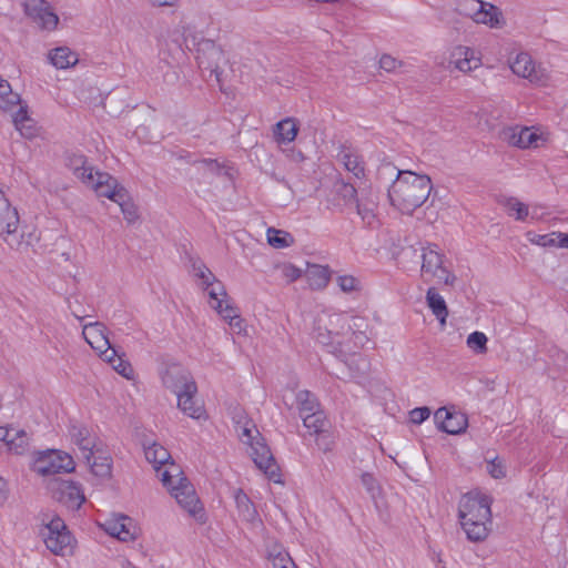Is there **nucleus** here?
<instances>
[{
	"label": "nucleus",
	"mask_w": 568,
	"mask_h": 568,
	"mask_svg": "<svg viewBox=\"0 0 568 568\" xmlns=\"http://www.w3.org/2000/svg\"><path fill=\"white\" fill-rule=\"evenodd\" d=\"M488 473L494 478H503L505 477V468L500 462L493 460L488 465Z\"/></svg>",
	"instance_id": "nucleus-55"
},
{
	"label": "nucleus",
	"mask_w": 568,
	"mask_h": 568,
	"mask_svg": "<svg viewBox=\"0 0 568 568\" xmlns=\"http://www.w3.org/2000/svg\"><path fill=\"white\" fill-rule=\"evenodd\" d=\"M499 203L505 209L507 214L517 221H525L529 215L528 205L519 201L517 197H504L499 201Z\"/></svg>",
	"instance_id": "nucleus-31"
},
{
	"label": "nucleus",
	"mask_w": 568,
	"mask_h": 568,
	"mask_svg": "<svg viewBox=\"0 0 568 568\" xmlns=\"http://www.w3.org/2000/svg\"><path fill=\"white\" fill-rule=\"evenodd\" d=\"M305 276L312 290H323L329 282L331 272L327 266L311 265L307 268Z\"/></svg>",
	"instance_id": "nucleus-29"
},
{
	"label": "nucleus",
	"mask_w": 568,
	"mask_h": 568,
	"mask_svg": "<svg viewBox=\"0 0 568 568\" xmlns=\"http://www.w3.org/2000/svg\"><path fill=\"white\" fill-rule=\"evenodd\" d=\"M68 166L84 184L92 183V174L95 171L93 166L88 164V161L83 155H71L68 159Z\"/></svg>",
	"instance_id": "nucleus-28"
},
{
	"label": "nucleus",
	"mask_w": 568,
	"mask_h": 568,
	"mask_svg": "<svg viewBox=\"0 0 568 568\" xmlns=\"http://www.w3.org/2000/svg\"><path fill=\"white\" fill-rule=\"evenodd\" d=\"M268 559L273 568H297L290 554L277 545L270 550Z\"/></svg>",
	"instance_id": "nucleus-37"
},
{
	"label": "nucleus",
	"mask_w": 568,
	"mask_h": 568,
	"mask_svg": "<svg viewBox=\"0 0 568 568\" xmlns=\"http://www.w3.org/2000/svg\"><path fill=\"white\" fill-rule=\"evenodd\" d=\"M24 13L30 17L40 28L53 30L57 28L59 17L52 11L45 0H24Z\"/></svg>",
	"instance_id": "nucleus-13"
},
{
	"label": "nucleus",
	"mask_w": 568,
	"mask_h": 568,
	"mask_svg": "<svg viewBox=\"0 0 568 568\" xmlns=\"http://www.w3.org/2000/svg\"><path fill=\"white\" fill-rule=\"evenodd\" d=\"M296 402L301 414L320 409L317 398L308 390L298 392L296 395Z\"/></svg>",
	"instance_id": "nucleus-39"
},
{
	"label": "nucleus",
	"mask_w": 568,
	"mask_h": 568,
	"mask_svg": "<svg viewBox=\"0 0 568 568\" xmlns=\"http://www.w3.org/2000/svg\"><path fill=\"white\" fill-rule=\"evenodd\" d=\"M317 445L324 452H328L332 449L333 440L327 432H324V435H318Z\"/></svg>",
	"instance_id": "nucleus-56"
},
{
	"label": "nucleus",
	"mask_w": 568,
	"mask_h": 568,
	"mask_svg": "<svg viewBox=\"0 0 568 568\" xmlns=\"http://www.w3.org/2000/svg\"><path fill=\"white\" fill-rule=\"evenodd\" d=\"M164 486L169 489L171 496L175 498L178 504L191 516H199L200 519L203 517V507L195 489L183 474L179 477H173L170 479V484Z\"/></svg>",
	"instance_id": "nucleus-7"
},
{
	"label": "nucleus",
	"mask_w": 568,
	"mask_h": 568,
	"mask_svg": "<svg viewBox=\"0 0 568 568\" xmlns=\"http://www.w3.org/2000/svg\"><path fill=\"white\" fill-rule=\"evenodd\" d=\"M503 139L509 145L519 149H537L547 141L542 133L527 126H513L503 131Z\"/></svg>",
	"instance_id": "nucleus-12"
},
{
	"label": "nucleus",
	"mask_w": 568,
	"mask_h": 568,
	"mask_svg": "<svg viewBox=\"0 0 568 568\" xmlns=\"http://www.w3.org/2000/svg\"><path fill=\"white\" fill-rule=\"evenodd\" d=\"M194 275L202 280L205 288H209L216 282V277L210 271V268L201 261L195 260L192 263Z\"/></svg>",
	"instance_id": "nucleus-44"
},
{
	"label": "nucleus",
	"mask_w": 568,
	"mask_h": 568,
	"mask_svg": "<svg viewBox=\"0 0 568 568\" xmlns=\"http://www.w3.org/2000/svg\"><path fill=\"white\" fill-rule=\"evenodd\" d=\"M74 316H75L78 320H82V318H83L82 316H79L78 314H74Z\"/></svg>",
	"instance_id": "nucleus-64"
},
{
	"label": "nucleus",
	"mask_w": 568,
	"mask_h": 568,
	"mask_svg": "<svg viewBox=\"0 0 568 568\" xmlns=\"http://www.w3.org/2000/svg\"><path fill=\"white\" fill-rule=\"evenodd\" d=\"M121 207L124 219L128 223L132 224L139 219L138 210L135 205L130 201L128 192L122 195L120 201H116Z\"/></svg>",
	"instance_id": "nucleus-46"
},
{
	"label": "nucleus",
	"mask_w": 568,
	"mask_h": 568,
	"mask_svg": "<svg viewBox=\"0 0 568 568\" xmlns=\"http://www.w3.org/2000/svg\"><path fill=\"white\" fill-rule=\"evenodd\" d=\"M426 303L435 317L442 325L446 323L448 316V308L444 297L437 292L435 287H429L426 292Z\"/></svg>",
	"instance_id": "nucleus-26"
},
{
	"label": "nucleus",
	"mask_w": 568,
	"mask_h": 568,
	"mask_svg": "<svg viewBox=\"0 0 568 568\" xmlns=\"http://www.w3.org/2000/svg\"><path fill=\"white\" fill-rule=\"evenodd\" d=\"M556 239H557V246L568 248V234L558 232V234L556 235Z\"/></svg>",
	"instance_id": "nucleus-59"
},
{
	"label": "nucleus",
	"mask_w": 568,
	"mask_h": 568,
	"mask_svg": "<svg viewBox=\"0 0 568 568\" xmlns=\"http://www.w3.org/2000/svg\"><path fill=\"white\" fill-rule=\"evenodd\" d=\"M93 189L99 196L108 197L113 202L120 201L126 190L109 173L95 171L92 174V183H85Z\"/></svg>",
	"instance_id": "nucleus-16"
},
{
	"label": "nucleus",
	"mask_w": 568,
	"mask_h": 568,
	"mask_svg": "<svg viewBox=\"0 0 568 568\" xmlns=\"http://www.w3.org/2000/svg\"><path fill=\"white\" fill-rule=\"evenodd\" d=\"M449 64L460 72H469L480 67L481 60L474 49L465 45L455 47L449 55Z\"/></svg>",
	"instance_id": "nucleus-19"
},
{
	"label": "nucleus",
	"mask_w": 568,
	"mask_h": 568,
	"mask_svg": "<svg viewBox=\"0 0 568 568\" xmlns=\"http://www.w3.org/2000/svg\"><path fill=\"white\" fill-rule=\"evenodd\" d=\"M336 284L344 293H353L362 290L361 281L348 274L338 275L336 277Z\"/></svg>",
	"instance_id": "nucleus-45"
},
{
	"label": "nucleus",
	"mask_w": 568,
	"mask_h": 568,
	"mask_svg": "<svg viewBox=\"0 0 568 568\" xmlns=\"http://www.w3.org/2000/svg\"><path fill=\"white\" fill-rule=\"evenodd\" d=\"M20 95L12 91L10 83L0 77V109L11 111L16 106H20Z\"/></svg>",
	"instance_id": "nucleus-35"
},
{
	"label": "nucleus",
	"mask_w": 568,
	"mask_h": 568,
	"mask_svg": "<svg viewBox=\"0 0 568 568\" xmlns=\"http://www.w3.org/2000/svg\"><path fill=\"white\" fill-rule=\"evenodd\" d=\"M429 415L430 409L428 407H417L410 410L409 418L412 423L419 425L423 422H425L429 417Z\"/></svg>",
	"instance_id": "nucleus-52"
},
{
	"label": "nucleus",
	"mask_w": 568,
	"mask_h": 568,
	"mask_svg": "<svg viewBox=\"0 0 568 568\" xmlns=\"http://www.w3.org/2000/svg\"><path fill=\"white\" fill-rule=\"evenodd\" d=\"M40 535L52 554L65 556L72 552L73 538L60 517H54L45 524Z\"/></svg>",
	"instance_id": "nucleus-6"
},
{
	"label": "nucleus",
	"mask_w": 568,
	"mask_h": 568,
	"mask_svg": "<svg viewBox=\"0 0 568 568\" xmlns=\"http://www.w3.org/2000/svg\"><path fill=\"white\" fill-rule=\"evenodd\" d=\"M337 195L343 199L345 205L353 206L357 199V191L351 183L342 182L336 187Z\"/></svg>",
	"instance_id": "nucleus-47"
},
{
	"label": "nucleus",
	"mask_w": 568,
	"mask_h": 568,
	"mask_svg": "<svg viewBox=\"0 0 568 568\" xmlns=\"http://www.w3.org/2000/svg\"><path fill=\"white\" fill-rule=\"evenodd\" d=\"M68 433L71 442L79 448L82 457L90 462L93 449L98 446L97 436L84 424L72 420L69 425Z\"/></svg>",
	"instance_id": "nucleus-14"
},
{
	"label": "nucleus",
	"mask_w": 568,
	"mask_h": 568,
	"mask_svg": "<svg viewBox=\"0 0 568 568\" xmlns=\"http://www.w3.org/2000/svg\"><path fill=\"white\" fill-rule=\"evenodd\" d=\"M361 317H349L346 313L332 312L324 310L320 312L313 326V337L322 345L329 346L347 333L355 334V328H359Z\"/></svg>",
	"instance_id": "nucleus-3"
},
{
	"label": "nucleus",
	"mask_w": 568,
	"mask_h": 568,
	"mask_svg": "<svg viewBox=\"0 0 568 568\" xmlns=\"http://www.w3.org/2000/svg\"><path fill=\"white\" fill-rule=\"evenodd\" d=\"M434 418L438 428L447 434H460L467 427V417L465 414L450 412L446 407L438 408L435 412Z\"/></svg>",
	"instance_id": "nucleus-18"
},
{
	"label": "nucleus",
	"mask_w": 568,
	"mask_h": 568,
	"mask_svg": "<svg viewBox=\"0 0 568 568\" xmlns=\"http://www.w3.org/2000/svg\"><path fill=\"white\" fill-rule=\"evenodd\" d=\"M266 235L268 244L275 248L288 247L293 243L292 236L281 230L271 227L267 230Z\"/></svg>",
	"instance_id": "nucleus-38"
},
{
	"label": "nucleus",
	"mask_w": 568,
	"mask_h": 568,
	"mask_svg": "<svg viewBox=\"0 0 568 568\" xmlns=\"http://www.w3.org/2000/svg\"><path fill=\"white\" fill-rule=\"evenodd\" d=\"M13 123L16 129L26 139H33L38 133L34 121L28 115L27 106H19L13 115Z\"/></svg>",
	"instance_id": "nucleus-25"
},
{
	"label": "nucleus",
	"mask_w": 568,
	"mask_h": 568,
	"mask_svg": "<svg viewBox=\"0 0 568 568\" xmlns=\"http://www.w3.org/2000/svg\"><path fill=\"white\" fill-rule=\"evenodd\" d=\"M82 335L85 342L94 349H105L109 342L106 327L100 322L83 325Z\"/></svg>",
	"instance_id": "nucleus-21"
},
{
	"label": "nucleus",
	"mask_w": 568,
	"mask_h": 568,
	"mask_svg": "<svg viewBox=\"0 0 568 568\" xmlns=\"http://www.w3.org/2000/svg\"><path fill=\"white\" fill-rule=\"evenodd\" d=\"M214 310L229 322V325L236 334H241L244 331L243 320L232 303H226L224 308H221L220 304L214 305Z\"/></svg>",
	"instance_id": "nucleus-33"
},
{
	"label": "nucleus",
	"mask_w": 568,
	"mask_h": 568,
	"mask_svg": "<svg viewBox=\"0 0 568 568\" xmlns=\"http://www.w3.org/2000/svg\"><path fill=\"white\" fill-rule=\"evenodd\" d=\"M101 527L106 534L121 541H131L136 538V527L133 520L125 515H114L108 518Z\"/></svg>",
	"instance_id": "nucleus-17"
},
{
	"label": "nucleus",
	"mask_w": 568,
	"mask_h": 568,
	"mask_svg": "<svg viewBox=\"0 0 568 568\" xmlns=\"http://www.w3.org/2000/svg\"><path fill=\"white\" fill-rule=\"evenodd\" d=\"M557 234L558 233L554 232L551 234L538 235L537 240H534V242L541 246H557Z\"/></svg>",
	"instance_id": "nucleus-54"
},
{
	"label": "nucleus",
	"mask_w": 568,
	"mask_h": 568,
	"mask_svg": "<svg viewBox=\"0 0 568 568\" xmlns=\"http://www.w3.org/2000/svg\"><path fill=\"white\" fill-rule=\"evenodd\" d=\"M377 174L381 180L395 176L388 189V199L390 204L402 213L412 214L422 206L433 189L429 176L408 170H397L390 163H383L378 168Z\"/></svg>",
	"instance_id": "nucleus-1"
},
{
	"label": "nucleus",
	"mask_w": 568,
	"mask_h": 568,
	"mask_svg": "<svg viewBox=\"0 0 568 568\" xmlns=\"http://www.w3.org/2000/svg\"><path fill=\"white\" fill-rule=\"evenodd\" d=\"M7 447L17 455L27 454L30 450V435L23 429H13Z\"/></svg>",
	"instance_id": "nucleus-34"
},
{
	"label": "nucleus",
	"mask_w": 568,
	"mask_h": 568,
	"mask_svg": "<svg viewBox=\"0 0 568 568\" xmlns=\"http://www.w3.org/2000/svg\"><path fill=\"white\" fill-rule=\"evenodd\" d=\"M337 160L343 164L345 170L351 172L355 178L359 179L364 176V162L355 150L346 146L342 148Z\"/></svg>",
	"instance_id": "nucleus-22"
},
{
	"label": "nucleus",
	"mask_w": 568,
	"mask_h": 568,
	"mask_svg": "<svg viewBox=\"0 0 568 568\" xmlns=\"http://www.w3.org/2000/svg\"><path fill=\"white\" fill-rule=\"evenodd\" d=\"M9 498V485L8 481L0 477V507L3 506Z\"/></svg>",
	"instance_id": "nucleus-57"
},
{
	"label": "nucleus",
	"mask_w": 568,
	"mask_h": 568,
	"mask_svg": "<svg viewBox=\"0 0 568 568\" xmlns=\"http://www.w3.org/2000/svg\"><path fill=\"white\" fill-rule=\"evenodd\" d=\"M13 429L14 428L0 427V440H3L6 445L8 444V439H10Z\"/></svg>",
	"instance_id": "nucleus-60"
},
{
	"label": "nucleus",
	"mask_w": 568,
	"mask_h": 568,
	"mask_svg": "<svg viewBox=\"0 0 568 568\" xmlns=\"http://www.w3.org/2000/svg\"><path fill=\"white\" fill-rule=\"evenodd\" d=\"M145 458L151 463L158 473L163 485L170 484V479L182 475V470L175 464L169 450L160 444L153 443L144 448Z\"/></svg>",
	"instance_id": "nucleus-8"
},
{
	"label": "nucleus",
	"mask_w": 568,
	"mask_h": 568,
	"mask_svg": "<svg viewBox=\"0 0 568 568\" xmlns=\"http://www.w3.org/2000/svg\"><path fill=\"white\" fill-rule=\"evenodd\" d=\"M444 255L439 252L438 246L429 244L423 248L422 253V275L436 277L445 285L453 286L456 276L444 267Z\"/></svg>",
	"instance_id": "nucleus-11"
},
{
	"label": "nucleus",
	"mask_w": 568,
	"mask_h": 568,
	"mask_svg": "<svg viewBox=\"0 0 568 568\" xmlns=\"http://www.w3.org/2000/svg\"><path fill=\"white\" fill-rule=\"evenodd\" d=\"M19 214L0 189V236L13 235L19 227Z\"/></svg>",
	"instance_id": "nucleus-20"
},
{
	"label": "nucleus",
	"mask_w": 568,
	"mask_h": 568,
	"mask_svg": "<svg viewBox=\"0 0 568 568\" xmlns=\"http://www.w3.org/2000/svg\"><path fill=\"white\" fill-rule=\"evenodd\" d=\"M163 385L180 397V405L185 409L191 393H197V386L187 369L180 364L168 365L161 373Z\"/></svg>",
	"instance_id": "nucleus-5"
},
{
	"label": "nucleus",
	"mask_w": 568,
	"mask_h": 568,
	"mask_svg": "<svg viewBox=\"0 0 568 568\" xmlns=\"http://www.w3.org/2000/svg\"><path fill=\"white\" fill-rule=\"evenodd\" d=\"M51 63L58 69H65L78 62V57L67 47L55 48L49 53Z\"/></svg>",
	"instance_id": "nucleus-32"
},
{
	"label": "nucleus",
	"mask_w": 568,
	"mask_h": 568,
	"mask_svg": "<svg viewBox=\"0 0 568 568\" xmlns=\"http://www.w3.org/2000/svg\"><path fill=\"white\" fill-rule=\"evenodd\" d=\"M402 65V62L389 54H383L379 59V68L386 72H394Z\"/></svg>",
	"instance_id": "nucleus-51"
},
{
	"label": "nucleus",
	"mask_w": 568,
	"mask_h": 568,
	"mask_svg": "<svg viewBox=\"0 0 568 568\" xmlns=\"http://www.w3.org/2000/svg\"><path fill=\"white\" fill-rule=\"evenodd\" d=\"M207 290L210 296V305L214 308V305L220 304L221 308H224L226 303H231L224 286L216 280V282Z\"/></svg>",
	"instance_id": "nucleus-40"
},
{
	"label": "nucleus",
	"mask_w": 568,
	"mask_h": 568,
	"mask_svg": "<svg viewBox=\"0 0 568 568\" xmlns=\"http://www.w3.org/2000/svg\"><path fill=\"white\" fill-rule=\"evenodd\" d=\"M485 8H478L474 18L476 23H483L490 28H497L501 24L503 14L496 6L484 2Z\"/></svg>",
	"instance_id": "nucleus-27"
},
{
	"label": "nucleus",
	"mask_w": 568,
	"mask_h": 568,
	"mask_svg": "<svg viewBox=\"0 0 568 568\" xmlns=\"http://www.w3.org/2000/svg\"><path fill=\"white\" fill-rule=\"evenodd\" d=\"M195 395H196V393H191L189 395L190 399L185 404L187 406L185 409L180 405V397H178V407L185 415H187L194 419H200L205 414V409H204L203 405L201 403H199V400L195 398Z\"/></svg>",
	"instance_id": "nucleus-43"
},
{
	"label": "nucleus",
	"mask_w": 568,
	"mask_h": 568,
	"mask_svg": "<svg viewBox=\"0 0 568 568\" xmlns=\"http://www.w3.org/2000/svg\"><path fill=\"white\" fill-rule=\"evenodd\" d=\"M211 47H212V50H213V53H214V54H217V55H220V54H221L220 50H219V49H216V48L214 47V44H211Z\"/></svg>",
	"instance_id": "nucleus-62"
},
{
	"label": "nucleus",
	"mask_w": 568,
	"mask_h": 568,
	"mask_svg": "<svg viewBox=\"0 0 568 568\" xmlns=\"http://www.w3.org/2000/svg\"><path fill=\"white\" fill-rule=\"evenodd\" d=\"M304 426L310 430L311 434L324 435L326 432L327 420L323 410L317 409L301 414Z\"/></svg>",
	"instance_id": "nucleus-30"
},
{
	"label": "nucleus",
	"mask_w": 568,
	"mask_h": 568,
	"mask_svg": "<svg viewBox=\"0 0 568 568\" xmlns=\"http://www.w3.org/2000/svg\"><path fill=\"white\" fill-rule=\"evenodd\" d=\"M488 338L483 332H473L467 336V346L476 354H486Z\"/></svg>",
	"instance_id": "nucleus-42"
},
{
	"label": "nucleus",
	"mask_w": 568,
	"mask_h": 568,
	"mask_svg": "<svg viewBox=\"0 0 568 568\" xmlns=\"http://www.w3.org/2000/svg\"><path fill=\"white\" fill-rule=\"evenodd\" d=\"M113 369L116 371L121 376L131 378L133 375V368L128 361H124L121 356L114 359V364H111Z\"/></svg>",
	"instance_id": "nucleus-50"
},
{
	"label": "nucleus",
	"mask_w": 568,
	"mask_h": 568,
	"mask_svg": "<svg viewBox=\"0 0 568 568\" xmlns=\"http://www.w3.org/2000/svg\"><path fill=\"white\" fill-rule=\"evenodd\" d=\"M240 438L250 446V455L256 467L262 470L268 479L274 483H281L280 467L255 425H245L240 433Z\"/></svg>",
	"instance_id": "nucleus-4"
},
{
	"label": "nucleus",
	"mask_w": 568,
	"mask_h": 568,
	"mask_svg": "<svg viewBox=\"0 0 568 568\" xmlns=\"http://www.w3.org/2000/svg\"><path fill=\"white\" fill-rule=\"evenodd\" d=\"M361 480H362V484L364 485V487L368 491H373L375 489V478L373 477V475H371L368 473H364L361 476Z\"/></svg>",
	"instance_id": "nucleus-58"
},
{
	"label": "nucleus",
	"mask_w": 568,
	"mask_h": 568,
	"mask_svg": "<svg viewBox=\"0 0 568 568\" xmlns=\"http://www.w3.org/2000/svg\"><path fill=\"white\" fill-rule=\"evenodd\" d=\"M52 497L69 509L78 510L85 501L82 486L73 480L52 478L48 483Z\"/></svg>",
	"instance_id": "nucleus-10"
},
{
	"label": "nucleus",
	"mask_w": 568,
	"mask_h": 568,
	"mask_svg": "<svg viewBox=\"0 0 568 568\" xmlns=\"http://www.w3.org/2000/svg\"><path fill=\"white\" fill-rule=\"evenodd\" d=\"M485 8L484 1L481 0H459L457 4V10L460 14L470 18L474 20L477 9Z\"/></svg>",
	"instance_id": "nucleus-48"
},
{
	"label": "nucleus",
	"mask_w": 568,
	"mask_h": 568,
	"mask_svg": "<svg viewBox=\"0 0 568 568\" xmlns=\"http://www.w3.org/2000/svg\"><path fill=\"white\" fill-rule=\"evenodd\" d=\"M154 6H173L175 0H150Z\"/></svg>",
	"instance_id": "nucleus-61"
},
{
	"label": "nucleus",
	"mask_w": 568,
	"mask_h": 568,
	"mask_svg": "<svg viewBox=\"0 0 568 568\" xmlns=\"http://www.w3.org/2000/svg\"><path fill=\"white\" fill-rule=\"evenodd\" d=\"M203 162L209 164V165L215 164V161H213V160H204Z\"/></svg>",
	"instance_id": "nucleus-63"
},
{
	"label": "nucleus",
	"mask_w": 568,
	"mask_h": 568,
	"mask_svg": "<svg viewBox=\"0 0 568 568\" xmlns=\"http://www.w3.org/2000/svg\"><path fill=\"white\" fill-rule=\"evenodd\" d=\"M280 270L282 277L287 283H293L302 276V270L290 263L280 266Z\"/></svg>",
	"instance_id": "nucleus-49"
},
{
	"label": "nucleus",
	"mask_w": 568,
	"mask_h": 568,
	"mask_svg": "<svg viewBox=\"0 0 568 568\" xmlns=\"http://www.w3.org/2000/svg\"><path fill=\"white\" fill-rule=\"evenodd\" d=\"M510 69L516 75L527 79L531 83L544 84L547 81L545 70L537 67L532 58L526 52L518 53L510 61Z\"/></svg>",
	"instance_id": "nucleus-15"
},
{
	"label": "nucleus",
	"mask_w": 568,
	"mask_h": 568,
	"mask_svg": "<svg viewBox=\"0 0 568 568\" xmlns=\"http://www.w3.org/2000/svg\"><path fill=\"white\" fill-rule=\"evenodd\" d=\"M298 124L294 118H285L274 126V139L280 144H287L296 139Z\"/></svg>",
	"instance_id": "nucleus-24"
},
{
	"label": "nucleus",
	"mask_w": 568,
	"mask_h": 568,
	"mask_svg": "<svg viewBox=\"0 0 568 568\" xmlns=\"http://www.w3.org/2000/svg\"><path fill=\"white\" fill-rule=\"evenodd\" d=\"M460 525L470 541L478 542L488 536L487 523L490 521V501L479 494H466L458 505Z\"/></svg>",
	"instance_id": "nucleus-2"
},
{
	"label": "nucleus",
	"mask_w": 568,
	"mask_h": 568,
	"mask_svg": "<svg viewBox=\"0 0 568 568\" xmlns=\"http://www.w3.org/2000/svg\"><path fill=\"white\" fill-rule=\"evenodd\" d=\"M87 463L93 475L101 478H108L111 476L112 458L98 446L93 449V455L91 456L90 462Z\"/></svg>",
	"instance_id": "nucleus-23"
},
{
	"label": "nucleus",
	"mask_w": 568,
	"mask_h": 568,
	"mask_svg": "<svg viewBox=\"0 0 568 568\" xmlns=\"http://www.w3.org/2000/svg\"><path fill=\"white\" fill-rule=\"evenodd\" d=\"M353 206L356 207L357 214L365 224L372 225L374 223L376 215L375 203L373 201L357 200Z\"/></svg>",
	"instance_id": "nucleus-41"
},
{
	"label": "nucleus",
	"mask_w": 568,
	"mask_h": 568,
	"mask_svg": "<svg viewBox=\"0 0 568 568\" xmlns=\"http://www.w3.org/2000/svg\"><path fill=\"white\" fill-rule=\"evenodd\" d=\"M75 464L73 458L60 450L41 453L33 462L32 469L41 476H51L60 473H71Z\"/></svg>",
	"instance_id": "nucleus-9"
},
{
	"label": "nucleus",
	"mask_w": 568,
	"mask_h": 568,
	"mask_svg": "<svg viewBox=\"0 0 568 568\" xmlns=\"http://www.w3.org/2000/svg\"><path fill=\"white\" fill-rule=\"evenodd\" d=\"M97 352L110 364H114V359L119 356L116 351L111 346L110 341L106 343L105 349H97Z\"/></svg>",
	"instance_id": "nucleus-53"
},
{
	"label": "nucleus",
	"mask_w": 568,
	"mask_h": 568,
	"mask_svg": "<svg viewBox=\"0 0 568 568\" xmlns=\"http://www.w3.org/2000/svg\"><path fill=\"white\" fill-rule=\"evenodd\" d=\"M234 497L240 516L246 521L254 523L257 519V511L247 495L239 489Z\"/></svg>",
	"instance_id": "nucleus-36"
}]
</instances>
